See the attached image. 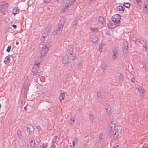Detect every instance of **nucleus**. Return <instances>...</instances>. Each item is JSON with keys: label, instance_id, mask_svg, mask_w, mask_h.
Listing matches in <instances>:
<instances>
[{"label": "nucleus", "instance_id": "obj_21", "mask_svg": "<svg viewBox=\"0 0 148 148\" xmlns=\"http://www.w3.org/2000/svg\"><path fill=\"white\" fill-rule=\"evenodd\" d=\"M39 68L38 67L33 66V68L32 69V71L34 75H35L36 74H37V72L38 71Z\"/></svg>", "mask_w": 148, "mask_h": 148}, {"label": "nucleus", "instance_id": "obj_35", "mask_svg": "<svg viewBox=\"0 0 148 148\" xmlns=\"http://www.w3.org/2000/svg\"><path fill=\"white\" fill-rule=\"evenodd\" d=\"M103 134L102 132H101L99 134V138L100 140V141H101V140L103 139Z\"/></svg>", "mask_w": 148, "mask_h": 148}, {"label": "nucleus", "instance_id": "obj_52", "mask_svg": "<svg viewBox=\"0 0 148 148\" xmlns=\"http://www.w3.org/2000/svg\"><path fill=\"white\" fill-rule=\"evenodd\" d=\"M51 42H50L49 41V42H47V47H48V45H51Z\"/></svg>", "mask_w": 148, "mask_h": 148}, {"label": "nucleus", "instance_id": "obj_43", "mask_svg": "<svg viewBox=\"0 0 148 148\" xmlns=\"http://www.w3.org/2000/svg\"><path fill=\"white\" fill-rule=\"evenodd\" d=\"M70 121H71V122H69V123L70 125H72L74 123V119H72V118H71L70 119Z\"/></svg>", "mask_w": 148, "mask_h": 148}, {"label": "nucleus", "instance_id": "obj_62", "mask_svg": "<svg viewBox=\"0 0 148 148\" xmlns=\"http://www.w3.org/2000/svg\"><path fill=\"white\" fill-rule=\"evenodd\" d=\"M46 9L47 10H50V8L48 7H46Z\"/></svg>", "mask_w": 148, "mask_h": 148}, {"label": "nucleus", "instance_id": "obj_34", "mask_svg": "<svg viewBox=\"0 0 148 148\" xmlns=\"http://www.w3.org/2000/svg\"><path fill=\"white\" fill-rule=\"evenodd\" d=\"M57 139V136H55L52 139V143H54L56 142V140Z\"/></svg>", "mask_w": 148, "mask_h": 148}, {"label": "nucleus", "instance_id": "obj_61", "mask_svg": "<svg viewBox=\"0 0 148 148\" xmlns=\"http://www.w3.org/2000/svg\"><path fill=\"white\" fill-rule=\"evenodd\" d=\"M134 78H133V79H131V82H132V83H134Z\"/></svg>", "mask_w": 148, "mask_h": 148}, {"label": "nucleus", "instance_id": "obj_59", "mask_svg": "<svg viewBox=\"0 0 148 148\" xmlns=\"http://www.w3.org/2000/svg\"><path fill=\"white\" fill-rule=\"evenodd\" d=\"M125 5H126V2H124L123 4V6L126 7Z\"/></svg>", "mask_w": 148, "mask_h": 148}, {"label": "nucleus", "instance_id": "obj_58", "mask_svg": "<svg viewBox=\"0 0 148 148\" xmlns=\"http://www.w3.org/2000/svg\"><path fill=\"white\" fill-rule=\"evenodd\" d=\"M102 49V47L101 46H99V51H100V49Z\"/></svg>", "mask_w": 148, "mask_h": 148}, {"label": "nucleus", "instance_id": "obj_64", "mask_svg": "<svg viewBox=\"0 0 148 148\" xmlns=\"http://www.w3.org/2000/svg\"><path fill=\"white\" fill-rule=\"evenodd\" d=\"M1 104H0V109L1 108Z\"/></svg>", "mask_w": 148, "mask_h": 148}, {"label": "nucleus", "instance_id": "obj_20", "mask_svg": "<svg viewBox=\"0 0 148 148\" xmlns=\"http://www.w3.org/2000/svg\"><path fill=\"white\" fill-rule=\"evenodd\" d=\"M49 33H48V32H46L45 30L44 33L42 34V38H41L42 41H44L45 40V38L47 37V36L48 35Z\"/></svg>", "mask_w": 148, "mask_h": 148}, {"label": "nucleus", "instance_id": "obj_51", "mask_svg": "<svg viewBox=\"0 0 148 148\" xmlns=\"http://www.w3.org/2000/svg\"><path fill=\"white\" fill-rule=\"evenodd\" d=\"M89 119L90 120L92 119H93V115H90Z\"/></svg>", "mask_w": 148, "mask_h": 148}, {"label": "nucleus", "instance_id": "obj_5", "mask_svg": "<svg viewBox=\"0 0 148 148\" xmlns=\"http://www.w3.org/2000/svg\"><path fill=\"white\" fill-rule=\"evenodd\" d=\"M27 132L30 134L32 135L34 133V128L31 124H29L27 126Z\"/></svg>", "mask_w": 148, "mask_h": 148}, {"label": "nucleus", "instance_id": "obj_38", "mask_svg": "<svg viewBox=\"0 0 148 148\" xmlns=\"http://www.w3.org/2000/svg\"><path fill=\"white\" fill-rule=\"evenodd\" d=\"M141 64L143 66V68L146 69V63L145 62H142Z\"/></svg>", "mask_w": 148, "mask_h": 148}, {"label": "nucleus", "instance_id": "obj_30", "mask_svg": "<svg viewBox=\"0 0 148 148\" xmlns=\"http://www.w3.org/2000/svg\"><path fill=\"white\" fill-rule=\"evenodd\" d=\"M29 77L27 76V77L26 78L24 82V84L25 86H27L28 83L29 82Z\"/></svg>", "mask_w": 148, "mask_h": 148}, {"label": "nucleus", "instance_id": "obj_18", "mask_svg": "<svg viewBox=\"0 0 148 148\" xmlns=\"http://www.w3.org/2000/svg\"><path fill=\"white\" fill-rule=\"evenodd\" d=\"M10 55H8L5 57V59L4 61V62L5 64H8L10 62Z\"/></svg>", "mask_w": 148, "mask_h": 148}, {"label": "nucleus", "instance_id": "obj_9", "mask_svg": "<svg viewBox=\"0 0 148 148\" xmlns=\"http://www.w3.org/2000/svg\"><path fill=\"white\" fill-rule=\"evenodd\" d=\"M123 52L126 53L128 49V43L127 42H125L123 43Z\"/></svg>", "mask_w": 148, "mask_h": 148}, {"label": "nucleus", "instance_id": "obj_2", "mask_svg": "<svg viewBox=\"0 0 148 148\" xmlns=\"http://www.w3.org/2000/svg\"><path fill=\"white\" fill-rule=\"evenodd\" d=\"M51 46V45H48V47L47 45H45L42 47V49L41 51V55L40 56L41 58H43V56L46 55L47 53L49 50V48Z\"/></svg>", "mask_w": 148, "mask_h": 148}, {"label": "nucleus", "instance_id": "obj_47", "mask_svg": "<svg viewBox=\"0 0 148 148\" xmlns=\"http://www.w3.org/2000/svg\"><path fill=\"white\" fill-rule=\"evenodd\" d=\"M78 139L77 138H75L74 140L73 141L74 143H77L78 142Z\"/></svg>", "mask_w": 148, "mask_h": 148}, {"label": "nucleus", "instance_id": "obj_32", "mask_svg": "<svg viewBox=\"0 0 148 148\" xmlns=\"http://www.w3.org/2000/svg\"><path fill=\"white\" fill-rule=\"evenodd\" d=\"M106 64L105 63H102L101 65V69L103 70H105L106 67Z\"/></svg>", "mask_w": 148, "mask_h": 148}, {"label": "nucleus", "instance_id": "obj_36", "mask_svg": "<svg viewBox=\"0 0 148 148\" xmlns=\"http://www.w3.org/2000/svg\"><path fill=\"white\" fill-rule=\"evenodd\" d=\"M90 30L92 32H97L98 31V29L97 28H90Z\"/></svg>", "mask_w": 148, "mask_h": 148}, {"label": "nucleus", "instance_id": "obj_56", "mask_svg": "<svg viewBox=\"0 0 148 148\" xmlns=\"http://www.w3.org/2000/svg\"><path fill=\"white\" fill-rule=\"evenodd\" d=\"M76 58V57L75 56H73L72 58V60H74Z\"/></svg>", "mask_w": 148, "mask_h": 148}, {"label": "nucleus", "instance_id": "obj_33", "mask_svg": "<svg viewBox=\"0 0 148 148\" xmlns=\"http://www.w3.org/2000/svg\"><path fill=\"white\" fill-rule=\"evenodd\" d=\"M76 0H69L68 1L71 5V6H72L73 5Z\"/></svg>", "mask_w": 148, "mask_h": 148}, {"label": "nucleus", "instance_id": "obj_57", "mask_svg": "<svg viewBox=\"0 0 148 148\" xmlns=\"http://www.w3.org/2000/svg\"><path fill=\"white\" fill-rule=\"evenodd\" d=\"M92 112V111H90L89 112V116L90 115H93Z\"/></svg>", "mask_w": 148, "mask_h": 148}, {"label": "nucleus", "instance_id": "obj_53", "mask_svg": "<svg viewBox=\"0 0 148 148\" xmlns=\"http://www.w3.org/2000/svg\"><path fill=\"white\" fill-rule=\"evenodd\" d=\"M28 104H27V105L26 106H25L24 107V109L26 111L27 110V106H28Z\"/></svg>", "mask_w": 148, "mask_h": 148}, {"label": "nucleus", "instance_id": "obj_23", "mask_svg": "<svg viewBox=\"0 0 148 148\" xmlns=\"http://www.w3.org/2000/svg\"><path fill=\"white\" fill-rule=\"evenodd\" d=\"M116 9L119 11H124L125 10V8L123 6L119 5L117 7Z\"/></svg>", "mask_w": 148, "mask_h": 148}, {"label": "nucleus", "instance_id": "obj_22", "mask_svg": "<svg viewBox=\"0 0 148 148\" xmlns=\"http://www.w3.org/2000/svg\"><path fill=\"white\" fill-rule=\"evenodd\" d=\"M64 97L65 95L64 93L62 92L59 97V99L61 102L62 99H64Z\"/></svg>", "mask_w": 148, "mask_h": 148}, {"label": "nucleus", "instance_id": "obj_26", "mask_svg": "<svg viewBox=\"0 0 148 148\" xmlns=\"http://www.w3.org/2000/svg\"><path fill=\"white\" fill-rule=\"evenodd\" d=\"M97 37L96 36H94L92 37V40L93 42L96 43L97 42Z\"/></svg>", "mask_w": 148, "mask_h": 148}, {"label": "nucleus", "instance_id": "obj_19", "mask_svg": "<svg viewBox=\"0 0 148 148\" xmlns=\"http://www.w3.org/2000/svg\"><path fill=\"white\" fill-rule=\"evenodd\" d=\"M68 57L67 56H65L62 59V62L64 64H66L68 62Z\"/></svg>", "mask_w": 148, "mask_h": 148}, {"label": "nucleus", "instance_id": "obj_15", "mask_svg": "<svg viewBox=\"0 0 148 148\" xmlns=\"http://www.w3.org/2000/svg\"><path fill=\"white\" fill-rule=\"evenodd\" d=\"M105 109L107 114L108 115H110L111 113V108L110 106L108 105L106 106Z\"/></svg>", "mask_w": 148, "mask_h": 148}, {"label": "nucleus", "instance_id": "obj_13", "mask_svg": "<svg viewBox=\"0 0 148 148\" xmlns=\"http://www.w3.org/2000/svg\"><path fill=\"white\" fill-rule=\"evenodd\" d=\"M12 12L13 14L15 15L19 13V9L18 7L15 8L13 9Z\"/></svg>", "mask_w": 148, "mask_h": 148}, {"label": "nucleus", "instance_id": "obj_27", "mask_svg": "<svg viewBox=\"0 0 148 148\" xmlns=\"http://www.w3.org/2000/svg\"><path fill=\"white\" fill-rule=\"evenodd\" d=\"M116 123V122L115 119L113 120L111 122V124L113 125L112 126V128L114 129V127L115 126V125ZM110 125H111L112 126V125H110Z\"/></svg>", "mask_w": 148, "mask_h": 148}, {"label": "nucleus", "instance_id": "obj_6", "mask_svg": "<svg viewBox=\"0 0 148 148\" xmlns=\"http://www.w3.org/2000/svg\"><path fill=\"white\" fill-rule=\"evenodd\" d=\"M114 22H110L107 23V26L109 29H114L117 27V25L114 24Z\"/></svg>", "mask_w": 148, "mask_h": 148}, {"label": "nucleus", "instance_id": "obj_49", "mask_svg": "<svg viewBox=\"0 0 148 148\" xmlns=\"http://www.w3.org/2000/svg\"><path fill=\"white\" fill-rule=\"evenodd\" d=\"M137 3H138L139 5L141 4V0H136Z\"/></svg>", "mask_w": 148, "mask_h": 148}, {"label": "nucleus", "instance_id": "obj_63", "mask_svg": "<svg viewBox=\"0 0 148 148\" xmlns=\"http://www.w3.org/2000/svg\"><path fill=\"white\" fill-rule=\"evenodd\" d=\"M112 148H116V146H114Z\"/></svg>", "mask_w": 148, "mask_h": 148}, {"label": "nucleus", "instance_id": "obj_25", "mask_svg": "<svg viewBox=\"0 0 148 148\" xmlns=\"http://www.w3.org/2000/svg\"><path fill=\"white\" fill-rule=\"evenodd\" d=\"M51 26L50 25H47L46 29L45 30L46 32H48V33H49L51 30Z\"/></svg>", "mask_w": 148, "mask_h": 148}, {"label": "nucleus", "instance_id": "obj_31", "mask_svg": "<svg viewBox=\"0 0 148 148\" xmlns=\"http://www.w3.org/2000/svg\"><path fill=\"white\" fill-rule=\"evenodd\" d=\"M147 5H148L147 4H145L144 5V10L145 11L144 12H145V14H146L147 13Z\"/></svg>", "mask_w": 148, "mask_h": 148}, {"label": "nucleus", "instance_id": "obj_54", "mask_svg": "<svg viewBox=\"0 0 148 148\" xmlns=\"http://www.w3.org/2000/svg\"><path fill=\"white\" fill-rule=\"evenodd\" d=\"M12 27L14 29H16V27H17V26L16 25H12Z\"/></svg>", "mask_w": 148, "mask_h": 148}, {"label": "nucleus", "instance_id": "obj_24", "mask_svg": "<svg viewBox=\"0 0 148 148\" xmlns=\"http://www.w3.org/2000/svg\"><path fill=\"white\" fill-rule=\"evenodd\" d=\"M104 21L103 18L101 16L99 17L98 18V21L99 23L103 25V22Z\"/></svg>", "mask_w": 148, "mask_h": 148}, {"label": "nucleus", "instance_id": "obj_16", "mask_svg": "<svg viewBox=\"0 0 148 148\" xmlns=\"http://www.w3.org/2000/svg\"><path fill=\"white\" fill-rule=\"evenodd\" d=\"M65 22V19L64 18H62L60 21L58 23V25L63 27V25Z\"/></svg>", "mask_w": 148, "mask_h": 148}, {"label": "nucleus", "instance_id": "obj_45", "mask_svg": "<svg viewBox=\"0 0 148 148\" xmlns=\"http://www.w3.org/2000/svg\"><path fill=\"white\" fill-rule=\"evenodd\" d=\"M101 96V94L100 92H98L97 94V97H100Z\"/></svg>", "mask_w": 148, "mask_h": 148}, {"label": "nucleus", "instance_id": "obj_8", "mask_svg": "<svg viewBox=\"0 0 148 148\" xmlns=\"http://www.w3.org/2000/svg\"><path fill=\"white\" fill-rule=\"evenodd\" d=\"M112 53L113 55L112 56L113 59L115 60V58L117 57L118 55V50L116 48H114L112 49Z\"/></svg>", "mask_w": 148, "mask_h": 148}, {"label": "nucleus", "instance_id": "obj_3", "mask_svg": "<svg viewBox=\"0 0 148 148\" xmlns=\"http://www.w3.org/2000/svg\"><path fill=\"white\" fill-rule=\"evenodd\" d=\"M121 16L119 14H116L113 16L112 17L113 22L116 23H118L120 22Z\"/></svg>", "mask_w": 148, "mask_h": 148}, {"label": "nucleus", "instance_id": "obj_29", "mask_svg": "<svg viewBox=\"0 0 148 148\" xmlns=\"http://www.w3.org/2000/svg\"><path fill=\"white\" fill-rule=\"evenodd\" d=\"M30 145L32 147H33L35 145V140H31L30 142Z\"/></svg>", "mask_w": 148, "mask_h": 148}, {"label": "nucleus", "instance_id": "obj_10", "mask_svg": "<svg viewBox=\"0 0 148 148\" xmlns=\"http://www.w3.org/2000/svg\"><path fill=\"white\" fill-rule=\"evenodd\" d=\"M136 88L138 90V92L140 95H141L142 94H143L145 92L144 89L142 86H138Z\"/></svg>", "mask_w": 148, "mask_h": 148}, {"label": "nucleus", "instance_id": "obj_28", "mask_svg": "<svg viewBox=\"0 0 148 148\" xmlns=\"http://www.w3.org/2000/svg\"><path fill=\"white\" fill-rule=\"evenodd\" d=\"M37 72V74H35V75H37V77L41 76L43 74V72L39 70V69H38V71Z\"/></svg>", "mask_w": 148, "mask_h": 148}, {"label": "nucleus", "instance_id": "obj_50", "mask_svg": "<svg viewBox=\"0 0 148 148\" xmlns=\"http://www.w3.org/2000/svg\"><path fill=\"white\" fill-rule=\"evenodd\" d=\"M56 146L55 144H53V145H51L50 148H56Z\"/></svg>", "mask_w": 148, "mask_h": 148}, {"label": "nucleus", "instance_id": "obj_41", "mask_svg": "<svg viewBox=\"0 0 148 148\" xmlns=\"http://www.w3.org/2000/svg\"><path fill=\"white\" fill-rule=\"evenodd\" d=\"M36 128L37 129L38 132H39L41 130V129L39 126H38L36 127Z\"/></svg>", "mask_w": 148, "mask_h": 148}, {"label": "nucleus", "instance_id": "obj_1", "mask_svg": "<svg viewBox=\"0 0 148 148\" xmlns=\"http://www.w3.org/2000/svg\"><path fill=\"white\" fill-rule=\"evenodd\" d=\"M109 129L107 133V136L110 137L113 136V138L111 139L110 143L114 142L118 139L119 132V131H116L114 128H112V126H109Z\"/></svg>", "mask_w": 148, "mask_h": 148}, {"label": "nucleus", "instance_id": "obj_37", "mask_svg": "<svg viewBox=\"0 0 148 148\" xmlns=\"http://www.w3.org/2000/svg\"><path fill=\"white\" fill-rule=\"evenodd\" d=\"M47 144L48 143H44L41 146V147L42 148H46L47 145Z\"/></svg>", "mask_w": 148, "mask_h": 148}, {"label": "nucleus", "instance_id": "obj_11", "mask_svg": "<svg viewBox=\"0 0 148 148\" xmlns=\"http://www.w3.org/2000/svg\"><path fill=\"white\" fill-rule=\"evenodd\" d=\"M63 28L62 27H61L58 25V27L56 29V31L54 32V34H59L61 33L62 30Z\"/></svg>", "mask_w": 148, "mask_h": 148}, {"label": "nucleus", "instance_id": "obj_14", "mask_svg": "<svg viewBox=\"0 0 148 148\" xmlns=\"http://www.w3.org/2000/svg\"><path fill=\"white\" fill-rule=\"evenodd\" d=\"M73 46L72 45H69L68 48L69 52L68 53L71 55L73 54Z\"/></svg>", "mask_w": 148, "mask_h": 148}, {"label": "nucleus", "instance_id": "obj_48", "mask_svg": "<svg viewBox=\"0 0 148 148\" xmlns=\"http://www.w3.org/2000/svg\"><path fill=\"white\" fill-rule=\"evenodd\" d=\"M66 1V0H58V1L59 3H64Z\"/></svg>", "mask_w": 148, "mask_h": 148}, {"label": "nucleus", "instance_id": "obj_4", "mask_svg": "<svg viewBox=\"0 0 148 148\" xmlns=\"http://www.w3.org/2000/svg\"><path fill=\"white\" fill-rule=\"evenodd\" d=\"M8 7V4L7 3L2 4L0 6V12L4 14H5V12L7 10Z\"/></svg>", "mask_w": 148, "mask_h": 148}, {"label": "nucleus", "instance_id": "obj_7", "mask_svg": "<svg viewBox=\"0 0 148 148\" xmlns=\"http://www.w3.org/2000/svg\"><path fill=\"white\" fill-rule=\"evenodd\" d=\"M140 42L143 45V46L145 47L146 49H147L148 46L146 43V40L143 38H141L140 40Z\"/></svg>", "mask_w": 148, "mask_h": 148}, {"label": "nucleus", "instance_id": "obj_42", "mask_svg": "<svg viewBox=\"0 0 148 148\" xmlns=\"http://www.w3.org/2000/svg\"><path fill=\"white\" fill-rule=\"evenodd\" d=\"M11 48V46L10 45L8 46L6 49V51L8 52H9L10 51Z\"/></svg>", "mask_w": 148, "mask_h": 148}, {"label": "nucleus", "instance_id": "obj_55", "mask_svg": "<svg viewBox=\"0 0 148 148\" xmlns=\"http://www.w3.org/2000/svg\"><path fill=\"white\" fill-rule=\"evenodd\" d=\"M75 143H74V142L72 141V145H73V147H75Z\"/></svg>", "mask_w": 148, "mask_h": 148}, {"label": "nucleus", "instance_id": "obj_39", "mask_svg": "<svg viewBox=\"0 0 148 148\" xmlns=\"http://www.w3.org/2000/svg\"><path fill=\"white\" fill-rule=\"evenodd\" d=\"M126 8H129L130 7V4L128 2H126Z\"/></svg>", "mask_w": 148, "mask_h": 148}, {"label": "nucleus", "instance_id": "obj_44", "mask_svg": "<svg viewBox=\"0 0 148 148\" xmlns=\"http://www.w3.org/2000/svg\"><path fill=\"white\" fill-rule=\"evenodd\" d=\"M17 132L18 136H21V133L19 130H17Z\"/></svg>", "mask_w": 148, "mask_h": 148}, {"label": "nucleus", "instance_id": "obj_12", "mask_svg": "<svg viewBox=\"0 0 148 148\" xmlns=\"http://www.w3.org/2000/svg\"><path fill=\"white\" fill-rule=\"evenodd\" d=\"M71 6L70 3L67 1L65 4V6L64 8L62 10L64 12H65L67 10L68 8H70Z\"/></svg>", "mask_w": 148, "mask_h": 148}, {"label": "nucleus", "instance_id": "obj_60", "mask_svg": "<svg viewBox=\"0 0 148 148\" xmlns=\"http://www.w3.org/2000/svg\"><path fill=\"white\" fill-rule=\"evenodd\" d=\"M142 148H148V147L145 146H143L142 147Z\"/></svg>", "mask_w": 148, "mask_h": 148}, {"label": "nucleus", "instance_id": "obj_40", "mask_svg": "<svg viewBox=\"0 0 148 148\" xmlns=\"http://www.w3.org/2000/svg\"><path fill=\"white\" fill-rule=\"evenodd\" d=\"M119 79L120 81H122L123 80V75L122 74H121L119 76Z\"/></svg>", "mask_w": 148, "mask_h": 148}, {"label": "nucleus", "instance_id": "obj_46", "mask_svg": "<svg viewBox=\"0 0 148 148\" xmlns=\"http://www.w3.org/2000/svg\"><path fill=\"white\" fill-rule=\"evenodd\" d=\"M51 0H43L44 2L46 4H47L49 3Z\"/></svg>", "mask_w": 148, "mask_h": 148}, {"label": "nucleus", "instance_id": "obj_17", "mask_svg": "<svg viewBox=\"0 0 148 148\" xmlns=\"http://www.w3.org/2000/svg\"><path fill=\"white\" fill-rule=\"evenodd\" d=\"M40 62V61H38V60L36 59L35 61V64L33 66L39 68Z\"/></svg>", "mask_w": 148, "mask_h": 148}]
</instances>
